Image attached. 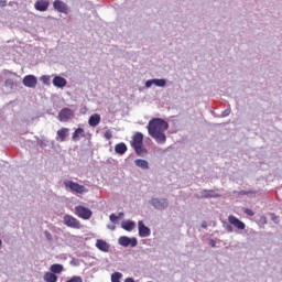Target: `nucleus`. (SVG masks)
Returning a JSON list of instances; mask_svg holds the SVG:
<instances>
[{"mask_svg": "<svg viewBox=\"0 0 282 282\" xmlns=\"http://www.w3.org/2000/svg\"><path fill=\"white\" fill-rule=\"evenodd\" d=\"M165 131H169V122L164 119L154 118L150 120L148 126V133L158 142V144H164L166 142Z\"/></svg>", "mask_w": 282, "mask_h": 282, "instance_id": "nucleus-1", "label": "nucleus"}, {"mask_svg": "<svg viewBox=\"0 0 282 282\" xmlns=\"http://www.w3.org/2000/svg\"><path fill=\"white\" fill-rule=\"evenodd\" d=\"M130 144L132 149H134L137 155L142 156L147 153V149H144V135L141 132H135L133 134Z\"/></svg>", "mask_w": 282, "mask_h": 282, "instance_id": "nucleus-2", "label": "nucleus"}, {"mask_svg": "<svg viewBox=\"0 0 282 282\" xmlns=\"http://www.w3.org/2000/svg\"><path fill=\"white\" fill-rule=\"evenodd\" d=\"M64 186L66 188H69L72 191V193H77L79 195H83V193H87V188L85 187V185H80L78 183H75L73 181H64Z\"/></svg>", "mask_w": 282, "mask_h": 282, "instance_id": "nucleus-3", "label": "nucleus"}, {"mask_svg": "<svg viewBox=\"0 0 282 282\" xmlns=\"http://www.w3.org/2000/svg\"><path fill=\"white\" fill-rule=\"evenodd\" d=\"M75 215H77V217H79L80 219H91V215H94V213L91 212V209L79 205L75 207Z\"/></svg>", "mask_w": 282, "mask_h": 282, "instance_id": "nucleus-4", "label": "nucleus"}, {"mask_svg": "<svg viewBox=\"0 0 282 282\" xmlns=\"http://www.w3.org/2000/svg\"><path fill=\"white\" fill-rule=\"evenodd\" d=\"M64 224L68 228H74L75 230H80V220L76 219L74 216L65 215L64 216Z\"/></svg>", "mask_w": 282, "mask_h": 282, "instance_id": "nucleus-5", "label": "nucleus"}, {"mask_svg": "<svg viewBox=\"0 0 282 282\" xmlns=\"http://www.w3.org/2000/svg\"><path fill=\"white\" fill-rule=\"evenodd\" d=\"M150 204L156 208V210H164L169 208V200L166 198H152Z\"/></svg>", "mask_w": 282, "mask_h": 282, "instance_id": "nucleus-6", "label": "nucleus"}, {"mask_svg": "<svg viewBox=\"0 0 282 282\" xmlns=\"http://www.w3.org/2000/svg\"><path fill=\"white\" fill-rule=\"evenodd\" d=\"M119 245L123 246V248H129V246H131V248H135V246H138V239L121 236L119 238Z\"/></svg>", "mask_w": 282, "mask_h": 282, "instance_id": "nucleus-7", "label": "nucleus"}, {"mask_svg": "<svg viewBox=\"0 0 282 282\" xmlns=\"http://www.w3.org/2000/svg\"><path fill=\"white\" fill-rule=\"evenodd\" d=\"M22 83H23L24 87H29V89H34V87H36V85L39 83V79H36V76H34V75H26L22 79Z\"/></svg>", "mask_w": 282, "mask_h": 282, "instance_id": "nucleus-8", "label": "nucleus"}, {"mask_svg": "<svg viewBox=\"0 0 282 282\" xmlns=\"http://www.w3.org/2000/svg\"><path fill=\"white\" fill-rule=\"evenodd\" d=\"M228 223L230 224V226H234L238 230H246V224L239 220V218L234 215L228 216Z\"/></svg>", "mask_w": 282, "mask_h": 282, "instance_id": "nucleus-9", "label": "nucleus"}, {"mask_svg": "<svg viewBox=\"0 0 282 282\" xmlns=\"http://www.w3.org/2000/svg\"><path fill=\"white\" fill-rule=\"evenodd\" d=\"M74 117V111L69 108H64L58 113V120L59 122H67L70 118Z\"/></svg>", "mask_w": 282, "mask_h": 282, "instance_id": "nucleus-10", "label": "nucleus"}, {"mask_svg": "<svg viewBox=\"0 0 282 282\" xmlns=\"http://www.w3.org/2000/svg\"><path fill=\"white\" fill-rule=\"evenodd\" d=\"M54 10H57V12H62L63 14H68L69 7L61 0H55L53 2Z\"/></svg>", "mask_w": 282, "mask_h": 282, "instance_id": "nucleus-11", "label": "nucleus"}, {"mask_svg": "<svg viewBox=\"0 0 282 282\" xmlns=\"http://www.w3.org/2000/svg\"><path fill=\"white\" fill-rule=\"evenodd\" d=\"M138 226L140 237H151V229L147 227L142 220H139Z\"/></svg>", "mask_w": 282, "mask_h": 282, "instance_id": "nucleus-12", "label": "nucleus"}, {"mask_svg": "<svg viewBox=\"0 0 282 282\" xmlns=\"http://www.w3.org/2000/svg\"><path fill=\"white\" fill-rule=\"evenodd\" d=\"M34 8L39 12H45L50 8V2L47 0H39L35 2Z\"/></svg>", "mask_w": 282, "mask_h": 282, "instance_id": "nucleus-13", "label": "nucleus"}, {"mask_svg": "<svg viewBox=\"0 0 282 282\" xmlns=\"http://www.w3.org/2000/svg\"><path fill=\"white\" fill-rule=\"evenodd\" d=\"M53 85L54 87H58L59 89H63V87H67V79L62 76H55L53 78Z\"/></svg>", "mask_w": 282, "mask_h": 282, "instance_id": "nucleus-14", "label": "nucleus"}, {"mask_svg": "<svg viewBox=\"0 0 282 282\" xmlns=\"http://www.w3.org/2000/svg\"><path fill=\"white\" fill-rule=\"evenodd\" d=\"M68 135H69L68 128H62L57 131V140H59V142H65V140H67Z\"/></svg>", "mask_w": 282, "mask_h": 282, "instance_id": "nucleus-15", "label": "nucleus"}, {"mask_svg": "<svg viewBox=\"0 0 282 282\" xmlns=\"http://www.w3.org/2000/svg\"><path fill=\"white\" fill-rule=\"evenodd\" d=\"M85 129L83 128H77L74 133H73V137H72V141L73 142H78V140H80V138H85Z\"/></svg>", "mask_w": 282, "mask_h": 282, "instance_id": "nucleus-16", "label": "nucleus"}, {"mask_svg": "<svg viewBox=\"0 0 282 282\" xmlns=\"http://www.w3.org/2000/svg\"><path fill=\"white\" fill-rule=\"evenodd\" d=\"M96 248H98V250H101V252H108L109 251V243H107V241H105L102 239H98L96 241Z\"/></svg>", "mask_w": 282, "mask_h": 282, "instance_id": "nucleus-17", "label": "nucleus"}, {"mask_svg": "<svg viewBox=\"0 0 282 282\" xmlns=\"http://www.w3.org/2000/svg\"><path fill=\"white\" fill-rule=\"evenodd\" d=\"M88 123L90 127H98L100 124V115L98 113L91 115L88 120Z\"/></svg>", "mask_w": 282, "mask_h": 282, "instance_id": "nucleus-18", "label": "nucleus"}, {"mask_svg": "<svg viewBox=\"0 0 282 282\" xmlns=\"http://www.w3.org/2000/svg\"><path fill=\"white\" fill-rule=\"evenodd\" d=\"M135 166H138L139 169H142L143 171H149V162L147 160L143 159H137L134 161Z\"/></svg>", "mask_w": 282, "mask_h": 282, "instance_id": "nucleus-19", "label": "nucleus"}, {"mask_svg": "<svg viewBox=\"0 0 282 282\" xmlns=\"http://www.w3.org/2000/svg\"><path fill=\"white\" fill-rule=\"evenodd\" d=\"M115 151L119 155H124L127 153V144H124L123 142L116 144Z\"/></svg>", "mask_w": 282, "mask_h": 282, "instance_id": "nucleus-20", "label": "nucleus"}, {"mask_svg": "<svg viewBox=\"0 0 282 282\" xmlns=\"http://www.w3.org/2000/svg\"><path fill=\"white\" fill-rule=\"evenodd\" d=\"M202 197H204L205 199H208L210 197H219V194H215V191L213 189H203L200 192Z\"/></svg>", "mask_w": 282, "mask_h": 282, "instance_id": "nucleus-21", "label": "nucleus"}, {"mask_svg": "<svg viewBox=\"0 0 282 282\" xmlns=\"http://www.w3.org/2000/svg\"><path fill=\"white\" fill-rule=\"evenodd\" d=\"M121 227L123 228V230H128V232H131V230L135 228V223H133L132 220H126L122 223Z\"/></svg>", "mask_w": 282, "mask_h": 282, "instance_id": "nucleus-22", "label": "nucleus"}, {"mask_svg": "<svg viewBox=\"0 0 282 282\" xmlns=\"http://www.w3.org/2000/svg\"><path fill=\"white\" fill-rule=\"evenodd\" d=\"M44 281L45 282H56V281H58V276H56V274H54L53 272H46L44 274Z\"/></svg>", "mask_w": 282, "mask_h": 282, "instance_id": "nucleus-23", "label": "nucleus"}, {"mask_svg": "<svg viewBox=\"0 0 282 282\" xmlns=\"http://www.w3.org/2000/svg\"><path fill=\"white\" fill-rule=\"evenodd\" d=\"M51 272L53 274H61V272H63V265L62 264H52Z\"/></svg>", "mask_w": 282, "mask_h": 282, "instance_id": "nucleus-24", "label": "nucleus"}, {"mask_svg": "<svg viewBox=\"0 0 282 282\" xmlns=\"http://www.w3.org/2000/svg\"><path fill=\"white\" fill-rule=\"evenodd\" d=\"M122 279V273L120 272H115L111 274V282H120Z\"/></svg>", "mask_w": 282, "mask_h": 282, "instance_id": "nucleus-25", "label": "nucleus"}, {"mask_svg": "<svg viewBox=\"0 0 282 282\" xmlns=\"http://www.w3.org/2000/svg\"><path fill=\"white\" fill-rule=\"evenodd\" d=\"M153 83L156 87H165L166 86V80H164V79H153Z\"/></svg>", "mask_w": 282, "mask_h": 282, "instance_id": "nucleus-26", "label": "nucleus"}, {"mask_svg": "<svg viewBox=\"0 0 282 282\" xmlns=\"http://www.w3.org/2000/svg\"><path fill=\"white\" fill-rule=\"evenodd\" d=\"M104 138L106 140H111V138H113V132H111V130H107L105 133H104Z\"/></svg>", "mask_w": 282, "mask_h": 282, "instance_id": "nucleus-27", "label": "nucleus"}, {"mask_svg": "<svg viewBox=\"0 0 282 282\" xmlns=\"http://www.w3.org/2000/svg\"><path fill=\"white\" fill-rule=\"evenodd\" d=\"M4 86H6V87H10V89H12V87H14V80H12V79H6Z\"/></svg>", "mask_w": 282, "mask_h": 282, "instance_id": "nucleus-28", "label": "nucleus"}, {"mask_svg": "<svg viewBox=\"0 0 282 282\" xmlns=\"http://www.w3.org/2000/svg\"><path fill=\"white\" fill-rule=\"evenodd\" d=\"M41 82H42L44 85H50V76L43 75V76L41 77Z\"/></svg>", "mask_w": 282, "mask_h": 282, "instance_id": "nucleus-29", "label": "nucleus"}, {"mask_svg": "<svg viewBox=\"0 0 282 282\" xmlns=\"http://www.w3.org/2000/svg\"><path fill=\"white\" fill-rule=\"evenodd\" d=\"M245 215H248L249 217H254V212L252 209L246 208Z\"/></svg>", "mask_w": 282, "mask_h": 282, "instance_id": "nucleus-30", "label": "nucleus"}, {"mask_svg": "<svg viewBox=\"0 0 282 282\" xmlns=\"http://www.w3.org/2000/svg\"><path fill=\"white\" fill-rule=\"evenodd\" d=\"M259 223L262 224V226H265V224H268V217L261 216Z\"/></svg>", "mask_w": 282, "mask_h": 282, "instance_id": "nucleus-31", "label": "nucleus"}, {"mask_svg": "<svg viewBox=\"0 0 282 282\" xmlns=\"http://www.w3.org/2000/svg\"><path fill=\"white\" fill-rule=\"evenodd\" d=\"M271 220H273L274 224H279V216H276V214H271Z\"/></svg>", "mask_w": 282, "mask_h": 282, "instance_id": "nucleus-32", "label": "nucleus"}, {"mask_svg": "<svg viewBox=\"0 0 282 282\" xmlns=\"http://www.w3.org/2000/svg\"><path fill=\"white\" fill-rule=\"evenodd\" d=\"M154 85V82L153 79H149L147 83H145V87L149 89L150 87H153Z\"/></svg>", "mask_w": 282, "mask_h": 282, "instance_id": "nucleus-33", "label": "nucleus"}, {"mask_svg": "<svg viewBox=\"0 0 282 282\" xmlns=\"http://www.w3.org/2000/svg\"><path fill=\"white\" fill-rule=\"evenodd\" d=\"M44 235L47 241H52V234H50V231H44Z\"/></svg>", "mask_w": 282, "mask_h": 282, "instance_id": "nucleus-34", "label": "nucleus"}, {"mask_svg": "<svg viewBox=\"0 0 282 282\" xmlns=\"http://www.w3.org/2000/svg\"><path fill=\"white\" fill-rule=\"evenodd\" d=\"M110 221H118V216H116V214H111Z\"/></svg>", "mask_w": 282, "mask_h": 282, "instance_id": "nucleus-35", "label": "nucleus"}, {"mask_svg": "<svg viewBox=\"0 0 282 282\" xmlns=\"http://www.w3.org/2000/svg\"><path fill=\"white\" fill-rule=\"evenodd\" d=\"M6 6H8V1L0 0V8H6Z\"/></svg>", "mask_w": 282, "mask_h": 282, "instance_id": "nucleus-36", "label": "nucleus"}, {"mask_svg": "<svg viewBox=\"0 0 282 282\" xmlns=\"http://www.w3.org/2000/svg\"><path fill=\"white\" fill-rule=\"evenodd\" d=\"M4 76H12V72L10 70H3Z\"/></svg>", "mask_w": 282, "mask_h": 282, "instance_id": "nucleus-37", "label": "nucleus"}, {"mask_svg": "<svg viewBox=\"0 0 282 282\" xmlns=\"http://www.w3.org/2000/svg\"><path fill=\"white\" fill-rule=\"evenodd\" d=\"M124 282H135V281L133 280V278H127V279L124 280Z\"/></svg>", "mask_w": 282, "mask_h": 282, "instance_id": "nucleus-38", "label": "nucleus"}, {"mask_svg": "<svg viewBox=\"0 0 282 282\" xmlns=\"http://www.w3.org/2000/svg\"><path fill=\"white\" fill-rule=\"evenodd\" d=\"M227 231L228 232H232V227L231 226H227Z\"/></svg>", "mask_w": 282, "mask_h": 282, "instance_id": "nucleus-39", "label": "nucleus"}, {"mask_svg": "<svg viewBox=\"0 0 282 282\" xmlns=\"http://www.w3.org/2000/svg\"><path fill=\"white\" fill-rule=\"evenodd\" d=\"M210 246H212L213 248H215V246H216L215 240H210Z\"/></svg>", "mask_w": 282, "mask_h": 282, "instance_id": "nucleus-40", "label": "nucleus"}, {"mask_svg": "<svg viewBox=\"0 0 282 282\" xmlns=\"http://www.w3.org/2000/svg\"><path fill=\"white\" fill-rule=\"evenodd\" d=\"M230 115V110H226L225 112H224V116H229Z\"/></svg>", "mask_w": 282, "mask_h": 282, "instance_id": "nucleus-41", "label": "nucleus"}, {"mask_svg": "<svg viewBox=\"0 0 282 282\" xmlns=\"http://www.w3.org/2000/svg\"><path fill=\"white\" fill-rule=\"evenodd\" d=\"M3 246V241H1V239H0V248Z\"/></svg>", "mask_w": 282, "mask_h": 282, "instance_id": "nucleus-42", "label": "nucleus"}, {"mask_svg": "<svg viewBox=\"0 0 282 282\" xmlns=\"http://www.w3.org/2000/svg\"><path fill=\"white\" fill-rule=\"evenodd\" d=\"M202 227H203V228H206V223H204V224L202 225Z\"/></svg>", "mask_w": 282, "mask_h": 282, "instance_id": "nucleus-43", "label": "nucleus"}]
</instances>
